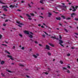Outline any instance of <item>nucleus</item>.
Returning a JSON list of instances; mask_svg holds the SVG:
<instances>
[{"mask_svg": "<svg viewBox=\"0 0 78 78\" xmlns=\"http://www.w3.org/2000/svg\"><path fill=\"white\" fill-rule=\"evenodd\" d=\"M71 7L73 8V10H72V11L73 12H74L75 11H76V9H77L78 8V6H76L75 9V7L73 6H71Z\"/></svg>", "mask_w": 78, "mask_h": 78, "instance_id": "nucleus-1", "label": "nucleus"}, {"mask_svg": "<svg viewBox=\"0 0 78 78\" xmlns=\"http://www.w3.org/2000/svg\"><path fill=\"white\" fill-rule=\"evenodd\" d=\"M45 49H47V50H50V46L48 45H46V48H45Z\"/></svg>", "mask_w": 78, "mask_h": 78, "instance_id": "nucleus-2", "label": "nucleus"}, {"mask_svg": "<svg viewBox=\"0 0 78 78\" xmlns=\"http://www.w3.org/2000/svg\"><path fill=\"white\" fill-rule=\"evenodd\" d=\"M36 55H33V56L35 58H37V56H39V54L37 53L36 54Z\"/></svg>", "mask_w": 78, "mask_h": 78, "instance_id": "nucleus-3", "label": "nucleus"}, {"mask_svg": "<svg viewBox=\"0 0 78 78\" xmlns=\"http://www.w3.org/2000/svg\"><path fill=\"white\" fill-rule=\"evenodd\" d=\"M76 16V15L75 13H73L72 14H71V17L72 18L73 17V16Z\"/></svg>", "mask_w": 78, "mask_h": 78, "instance_id": "nucleus-4", "label": "nucleus"}, {"mask_svg": "<svg viewBox=\"0 0 78 78\" xmlns=\"http://www.w3.org/2000/svg\"><path fill=\"white\" fill-rule=\"evenodd\" d=\"M51 38L52 39H56L57 40H59V38H56L55 37L51 36Z\"/></svg>", "mask_w": 78, "mask_h": 78, "instance_id": "nucleus-5", "label": "nucleus"}, {"mask_svg": "<svg viewBox=\"0 0 78 78\" xmlns=\"http://www.w3.org/2000/svg\"><path fill=\"white\" fill-rule=\"evenodd\" d=\"M7 57H8L9 58H10V59H11V60H14V59H13V58H12V56L9 55H7Z\"/></svg>", "mask_w": 78, "mask_h": 78, "instance_id": "nucleus-6", "label": "nucleus"}, {"mask_svg": "<svg viewBox=\"0 0 78 78\" xmlns=\"http://www.w3.org/2000/svg\"><path fill=\"white\" fill-rule=\"evenodd\" d=\"M24 33H25V34H28V35H29V34H29V32L28 31L25 30L24 31Z\"/></svg>", "mask_w": 78, "mask_h": 78, "instance_id": "nucleus-7", "label": "nucleus"}, {"mask_svg": "<svg viewBox=\"0 0 78 78\" xmlns=\"http://www.w3.org/2000/svg\"><path fill=\"white\" fill-rule=\"evenodd\" d=\"M59 44H62V43H63V41H62V40H59Z\"/></svg>", "mask_w": 78, "mask_h": 78, "instance_id": "nucleus-8", "label": "nucleus"}, {"mask_svg": "<svg viewBox=\"0 0 78 78\" xmlns=\"http://www.w3.org/2000/svg\"><path fill=\"white\" fill-rule=\"evenodd\" d=\"M28 37H30V38H33V36L29 34L28 35Z\"/></svg>", "mask_w": 78, "mask_h": 78, "instance_id": "nucleus-9", "label": "nucleus"}, {"mask_svg": "<svg viewBox=\"0 0 78 78\" xmlns=\"http://www.w3.org/2000/svg\"><path fill=\"white\" fill-rule=\"evenodd\" d=\"M1 64L2 65H3V64H5V61H2L1 62Z\"/></svg>", "mask_w": 78, "mask_h": 78, "instance_id": "nucleus-10", "label": "nucleus"}, {"mask_svg": "<svg viewBox=\"0 0 78 78\" xmlns=\"http://www.w3.org/2000/svg\"><path fill=\"white\" fill-rule=\"evenodd\" d=\"M49 44L50 45V46H51V47H55V46L54 45L52 44L49 43Z\"/></svg>", "mask_w": 78, "mask_h": 78, "instance_id": "nucleus-11", "label": "nucleus"}, {"mask_svg": "<svg viewBox=\"0 0 78 78\" xmlns=\"http://www.w3.org/2000/svg\"><path fill=\"white\" fill-rule=\"evenodd\" d=\"M48 17H50V16H51L52 15L51 13L50 12H49L48 13Z\"/></svg>", "mask_w": 78, "mask_h": 78, "instance_id": "nucleus-12", "label": "nucleus"}, {"mask_svg": "<svg viewBox=\"0 0 78 78\" xmlns=\"http://www.w3.org/2000/svg\"><path fill=\"white\" fill-rule=\"evenodd\" d=\"M56 19L57 20H60L61 19V17H56Z\"/></svg>", "mask_w": 78, "mask_h": 78, "instance_id": "nucleus-13", "label": "nucleus"}, {"mask_svg": "<svg viewBox=\"0 0 78 78\" xmlns=\"http://www.w3.org/2000/svg\"><path fill=\"white\" fill-rule=\"evenodd\" d=\"M2 8H8V7L7 5H3L2 6Z\"/></svg>", "mask_w": 78, "mask_h": 78, "instance_id": "nucleus-14", "label": "nucleus"}, {"mask_svg": "<svg viewBox=\"0 0 78 78\" xmlns=\"http://www.w3.org/2000/svg\"><path fill=\"white\" fill-rule=\"evenodd\" d=\"M5 53H8V54H9V55H10V53H9V52L8 51H5Z\"/></svg>", "mask_w": 78, "mask_h": 78, "instance_id": "nucleus-15", "label": "nucleus"}, {"mask_svg": "<svg viewBox=\"0 0 78 78\" xmlns=\"http://www.w3.org/2000/svg\"><path fill=\"white\" fill-rule=\"evenodd\" d=\"M5 53H8V54H9V55H10V53H9V52L8 51H5Z\"/></svg>", "mask_w": 78, "mask_h": 78, "instance_id": "nucleus-16", "label": "nucleus"}, {"mask_svg": "<svg viewBox=\"0 0 78 78\" xmlns=\"http://www.w3.org/2000/svg\"><path fill=\"white\" fill-rule=\"evenodd\" d=\"M9 7L10 8H14V6L13 5H10Z\"/></svg>", "mask_w": 78, "mask_h": 78, "instance_id": "nucleus-17", "label": "nucleus"}, {"mask_svg": "<svg viewBox=\"0 0 78 78\" xmlns=\"http://www.w3.org/2000/svg\"><path fill=\"white\" fill-rule=\"evenodd\" d=\"M7 72H9V73H12V72L11 71H9L8 70H6Z\"/></svg>", "mask_w": 78, "mask_h": 78, "instance_id": "nucleus-18", "label": "nucleus"}, {"mask_svg": "<svg viewBox=\"0 0 78 78\" xmlns=\"http://www.w3.org/2000/svg\"><path fill=\"white\" fill-rule=\"evenodd\" d=\"M1 75H2V76H5V74H3V73H1Z\"/></svg>", "mask_w": 78, "mask_h": 78, "instance_id": "nucleus-19", "label": "nucleus"}, {"mask_svg": "<svg viewBox=\"0 0 78 78\" xmlns=\"http://www.w3.org/2000/svg\"><path fill=\"white\" fill-rule=\"evenodd\" d=\"M66 20H70L71 19V18L70 17H68L66 18Z\"/></svg>", "mask_w": 78, "mask_h": 78, "instance_id": "nucleus-20", "label": "nucleus"}, {"mask_svg": "<svg viewBox=\"0 0 78 78\" xmlns=\"http://www.w3.org/2000/svg\"><path fill=\"white\" fill-rule=\"evenodd\" d=\"M48 54L49 56H51V53H50V52H48Z\"/></svg>", "mask_w": 78, "mask_h": 78, "instance_id": "nucleus-21", "label": "nucleus"}, {"mask_svg": "<svg viewBox=\"0 0 78 78\" xmlns=\"http://www.w3.org/2000/svg\"><path fill=\"white\" fill-rule=\"evenodd\" d=\"M57 7H58L59 8H61V5H58L57 6Z\"/></svg>", "mask_w": 78, "mask_h": 78, "instance_id": "nucleus-22", "label": "nucleus"}, {"mask_svg": "<svg viewBox=\"0 0 78 78\" xmlns=\"http://www.w3.org/2000/svg\"><path fill=\"white\" fill-rule=\"evenodd\" d=\"M62 17L63 19H65V16H61Z\"/></svg>", "mask_w": 78, "mask_h": 78, "instance_id": "nucleus-23", "label": "nucleus"}, {"mask_svg": "<svg viewBox=\"0 0 78 78\" xmlns=\"http://www.w3.org/2000/svg\"><path fill=\"white\" fill-rule=\"evenodd\" d=\"M19 35L20 36V37H23L22 35L21 34H19Z\"/></svg>", "mask_w": 78, "mask_h": 78, "instance_id": "nucleus-24", "label": "nucleus"}, {"mask_svg": "<svg viewBox=\"0 0 78 78\" xmlns=\"http://www.w3.org/2000/svg\"><path fill=\"white\" fill-rule=\"evenodd\" d=\"M62 69L63 70H67V68L66 67H62Z\"/></svg>", "mask_w": 78, "mask_h": 78, "instance_id": "nucleus-25", "label": "nucleus"}, {"mask_svg": "<svg viewBox=\"0 0 78 78\" xmlns=\"http://www.w3.org/2000/svg\"><path fill=\"white\" fill-rule=\"evenodd\" d=\"M30 15L32 16H34V13H30Z\"/></svg>", "mask_w": 78, "mask_h": 78, "instance_id": "nucleus-26", "label": "nucleus"}, {"mask_svg": "<svg viewBox=\"0 0 78 78\" xmlns=\"http://www.w3.org/2000/svg\"><path fill=\"white\" fill-rule=\"evenodd\" d=\"M64 30H65V31H66V33H67V32H68V31L65 28Z\"/></svg>", "mask_w": 78, "mask_h": 78, "instance_id": "nucleus-27", "label": "nucleus"}, {"mask_svg": "<svg viewBox=\"0 0 78 78\" xmlns=\"http://www.w3.org/2000/svg\"><path fill=\"white\" fill-rule=\"evenodd\" d=\"M26 15L27 16L29 17H30L31 16H30L28 14H26Z\"/></svg>", "mask_w": 78, "mask_h": 78, "instance_id": "nucleus-28", "label": "nucleus"}, {"mask_svg": "<svg viewBox=\"0 0 78 78\" xmlns=\"http://www.w3.org/2000/svg\"><path fill=\"white\" fill-rule=\"evenodd\" d=\"M2 45H3L4 46H5V47H7V45L5 44H2Z\"/></svg>", "mask_w": 78, "mask_h": 78, "instance_id": "nucleus-29", "label": "nucleus"}, {"mask_svg": "<svg viewBox=\"0 0 78 78\" xmlns=\"http://www.w3.org/2000/svg\"><path fill=\"white\" fill-rule=\"evenodd\" d=\"M62 6V7H63L65 8H67V6H66V5H63Z\"/></svg>", "mask_w": 78, "mask_h": 78, "instance_id": "nucleus-30", "label": "nucleus"}, {"mask_svg": "<svg viewBox=\"0 0 78 78\" xmlns=\"http://www.w3.org/2000/svg\"><path fill=\"white\" fill-rule=\"evenodd\" d=\"M4 11H8V10H7V9H6V8H4Z\"/></svg>", "mask_w": 78, "mask_h": 78, "instance_id": "nucleus-31", "label": "nucleus"}, {"mask_svg": "<svg viewBox=\"0 0 78 78\" xmlns=\"http://www.w3.org/2000/svg\"><path fill=\"white\" fill-rule=\"evenodd\" d=\"M67 56H70V54L69 53H68L67 54Z\"/></svg>", "mask_w": 78, "mask_h": 78, "instance_id": "nucleus-32", "label": "nucleus"}, {"mask_svg": "<svg viewBox=\"0 0 78 78\" xmlns=\"http://www.w3.org/2000/svg\"><path fill=\"white\" fill-rule=\"evenodd\" d=\"M20 66H21V67H24V66L23 65L20 64L19 65Z\"/></svg>", "mask_w": 78, "mask_h": 78, "instance_id": "nucleus-33", "label": "nucleus"}, {"mask_svg": "<svg viewBox=\"0 0 78 78\" xmlns=\"http://www.w3.org/2000/svg\"><path fill=\"white\" fill-rule=\"evenodd\" d=\"M28 6H29V7H30V8H31V6L30 4H28Z\"/></svg>", "mask_w": 78, "mask_h": 78, "instance_id": "nucleus-34", "label": "nucleus"}, {"mask_svg": "<svg viewBox=\"0 0 78 78\" xmlns=\"http://www.w3.org/2000/svg\"><path fill=\"white\" fill-rule=\"evenodd\" d=\"M40 3H42V4H43V1L41 0L40 2Z\"/></svg>", "mask_w": 78, "mask_h": 78, "instance_id": "nucleus-35", "label": "nucleus"}, {"mask_svg": "<svg viewBox=\"0 0 78 78\" xmlns=\"http://www.w3.org/2000/svg\"><path fill=\"white\" fill-rule=\"evenodd\" d=\"M2 35L0 34V39H2Z\"/></svg>", "mask_w": 78, "mask_h": 78, "instance_id": "nucleus-36", "label": "nucleus"}, {"mask_svg": "<svg viewBox=\"0 0 78 78\" xmlns=\"http://www.w3.org/2000/svg\"><path fill=\"white\" fill-rule=\"evenodd\" d=\"M16 23H18V24H20V22L17 21H16Z\"/></svg>", "mask_w": 78, "mask_h": 78, "instance_id": "nucleus-37", "label": "nucleus"}, {"mask_svg": "<svg viewBox=\"0 0 78 78\" xmlns=\"http://www.w3.org/2000/svg\"><path fill=\"white\" fill-rule=\"evenodd\" d=\"M60 63H61V64H63V62L62 61H60Z\"/></svg>", "mask_w": 78, "mask_h": 78, "instance_id": "nucleus-38", "label": "nucleus"}, {"mask_svg": "<svg viewBox=\"0 0 78 78\" xmlns=\"http://www.w3.org/2000/svg\"><path fill=\"white\" fill-rule=\"evenodd\" d=\"M60 45H61V46H62V47H64V45L62 44H60Z\"/></svg>", "mask_w": 78, "mask_h": 78, "instance_id": "nucleus-39", "label": "nucleus"}, {"mask_svg": "<svg viewBox=\"0 0 78 78\" xmlns=\"http://www.w3.org/2000/svg\"><path fill=\"white\" fill-rule=\"evenodd\" d=\"M74 20H76L77 21H78V18H75V19H74Z\"/></svg>", "mask_w": 78, "mask_h": 78, "instance_id": "nucleus-40", "label": "nucleus"}, {"mask_svg": "<svg viewBox=\"0 0 78 78\" xmlns=\"http://www.w3.org/2000/svg\"><path fill=\"white\" fill-rule=\"evenodd\" d=\"M43 32H44V33H45L46 35H48V34L46 32H44V31H43Z\"/></svg>", "mask_w": 78, "mask_h": 78, "instance_id": "nucleus-41", "label": "nucleus"}, {"mask_svg": "<svg viewBox=\"0 0 78 78\" xmlns=\"http://www.w3.org/2000/svg\"><path fill=\"white\" fill-rule=\"evenodd\" d=\"M6 25V24L4 23L3 24V26L4 27H5Z\"/></svg>", "mask_w": 78, "mask_h": 78, "instance_id": "nucleus-42", "label": "nucleus"}, {"mask_svg": "<svg viewBox=\"0 0 78 78\" xmlns=\"http://www.w3.org/2000/svg\"><path fill=\"white\" fill-rule=\"evenodd\" d=\"M44 73L46 75H48V73L47 72H44Z\"/></svg>", "mask_w": 78, "mask_h": 78, "instance_id": "nucleus-43", "label": "nucleus"}, {"mask_svg": "<svg viewBox=\"0 0 78 78\" xmlns=\"http://www.w3.org/2000/svg\"><path fill=\"white\" fill-rule=\"evenodd\" d=\"M25 48L24 47H22V48H21V49L22 50H24Z\"/></svg>", "mask_w": 78, "mask_h": 78, "instance_id": "nucleus-44", "label": "nucleus"}, {"mask_svg": "<svg viewBox=\"0 0 78 78\" xmlns=\"http://www.w3.org/2000/svg\"><path fill=\"white\" fill-rule=\"evenodd\" d=\"M59 39H62V37H61V35H59Z\"/></svg>", "mask_w": 78, "mask_h": 78, "instance_id": "nucleus-45", "label": "nucleus"}, {"mask_svg": "<svg viewBox=\"0 0 78 78\" xmlns=\"http://www.w3.org/2000/svg\"><path fill=\"white\" fill-rule=\"evenodd\" d=\"M0 3H2V4H5V3H4L2 2H1V1H0Z\"/></svg>", "mask_w": 78, "mask_h": 78, "instance_id": "nucleus-46", "label": "nucleus"}, {"mask_svg": "<svg viewBox=\"0 0 78 78\" xmlns=\"http://www.w3.org/2000/svg\"><path fill=\"white\" fill-rule=\"evenodd\" d=\"M67 73H70V71L69 70H67Z\"/></svg>", "mask_w": 78, "mask_h": 78, "instance_id": "nucleus-47", "label": "nucleus"}, {"mask_svg": "<svg viewBox=\"0 0 78 78\" xmlns=\"http://www.w3.org/2000/svg\"><path fill=\"white\" fill-rule=\"evenodd\" d=\"M67 68H68L69 69H70V67L69 66H68Z\"/></svg>", "mask_w": 78, "mask_h": 78, "instance_id": "nucleus-48", "label": "nucleus"}, {"mask_svg": "<svg viewBox=\"0 0 78 78\" xmlns=\"http://www.w3.org/2000/svg\"><path fill=\"white\" fill-rule=\"evenodd\" d=\"M39 17H41V18H42V19H44V17H43V16H39Z\"/></svg>", "mask_w": 78, "mask_h": 78, "instance_id": "nucleus-49", "label": "nucleus"}, {"mask_svg": "<svg viewBox=\"0 0 78 78\" xmlns=\"http://www.w3.org/2000/svg\"><path fill=\"white\" fill-rule=\"evenodd\" d=\"M28 19H29V20H31V18H30V17L28 18Z\"/></svg>", "mask_w": 78, "mask_h": 78, "instance_id": "nucleus-50", "label": "nucleus"}, {"mask_svg": "<svg viewBox=\"0 0 78 78\" xmlns=\"http://www.w3.org/2000/svg\"><path fill=\"white\" fill-rule=\"evenodd\" d=\"M41 28H44V27L43 26H41Z\"/></svg>", "mask_w": 78, "mask_h": 78, "instance_id": "nucleus-51", "label": "nucleus"}, {"mask_svg": "<svg viewBox=\"0 0 78 78\" xmlns=\"http://www.w3.org/2000/svg\"><path fill=\"white\" fill-rule=\"evenodd\" d=\"M15 48V46H13V47L12 48V49H14V48Z\"/></svg>", "mask_w": 78, "mask_h": 78, "instance_id": "nucleus-52", "label": "nucleus"}, {"mask_svg": "<svg viewBox=\"0 0 78 78\" xmlns=\"http://www.w3.org/2000/svg\"><path fill=\"white\" fill-rule=\"evenodd\" d=\"M42 36L44 37H45V35L44 34H43L42 35Z\"/></svg>", "mask_w": 78, "mask_h": 78, "instance_id": "nucleus-53", "label": "nucleus"}, {"mask_svg": "<svg viewBox=\"0 0 78 78\" xmlns=\"http://www.w3.org/2000/svg\"><path fill=\"white\" fill-rule=\"evenodd\" d=\"M17 11H21V10H20L19 9H17Z\"/></svg>", "mask_w": 78, "mask_h": 78, "instance_id": "nucleus-54", "label": "nucleus"}, {"mask_svg": "<svg viewBox=\"0 0 78 78\" xmlns=\"http://www.w3.org/2000/svg\"><path fill=\"white\" fill-rule=\"evenodd\" d=\"M18 27H22V26H20V25H18Z\"/></svg>", "mask_w": 78, "mask_h": 78, "instance_id": "nucleus-55", "label": "nucleus"}, {"mask_svg": "<svg viewBox=\"0 0 78 78\" xmlns=\"http://www.w3.org/2000/svg\"><path fill=\"white\" fill-rule=\"evenodd\" d=\"M8 20H5V22H8Z\"/></svg>", "mask_w": 78, "mask_h": 78, "instance_id": "nucleus-56", "label": "nucleus"}, {"mask_svg": "<svg viewBox=\"0 0 78 78\" xmlns=\"http://www.w3.org/2000/svg\"><path fill=\"white\" fill-rule=\"evenodd\" d=\"M61 4L63 5H65V4H64V3H61Z\"/></svg>", "mask_w": 78, "mask_h": 78, "instance_id": "nucleus-57", "label": "nucleus"}, {"mask_svg": "<svg viewBox=\"0 0 78 78\" xmlns=\"http://www.w3.org/2000/svg\"><path fill=\"white\" fill-rule=\"evenodd\" d=\"M30 34H31L32 35H33L34 34H33V33L30 32Z\"/></svg>", "mask_w": 78, "mask_h": 78, "instance_id": "nucleus-58", "label": "nucleus"}, {"mask_svg": "<svg viewBox=\"0 0 78 78\" xmlns=\"http://www.w3.org/2000/svg\"><path fill=\"white\" fill-rule=\"evenodd\" d=\"M5 43H6V44H8V43L6 41H5Z\"/></svg>", "mask_w": 78, "mask_h": 78, "instance_id": "nucleus-59", "label": "nucleus"}, {"mask_svg": "<svg viewBox=\"0 0 78 78\" xmlns=\"http://www.w3.org/2000/svg\"><path fill=\"white\" fill-rule=\"evenodd\" d=\"M38 26H39V27H41V24H39L38 25Z\"/></svg>", "mask_w": 78, "mask_h": 78, "instance_id": "nucleus-60", "label": "nucleus"}, {"mask_svg": "<svg viewBox=\"0 0 78 78\" xmlns=\"http://www.w3.org/2000/svg\"><path fill=\"white\" fill-rule=\"evenodd\" d=\"M20 24L21 25H23V24H22V23H20Z\"/></svg>", "mask_w": 78, "mask_h": 78, "instance_id": "nucleus-61", "label": "nucleus"}, {"mask_svg": "<svg viewBox=\"0 0 78 78\" xmlns=\"http://www.w3.org/2000/svg\"><path fill=\"white\" fill-rule=\"evenodd\" d=\"M35 44H37V42L36 41H35Z\"/></svg>", "mask_w": 78, "mask_h": 78, "instance_id": "nucleus-62", "label": "nucleus"}, {"mask_svg": "<svg viewBox=\"0 0 78 78\" xmlns=\"http://www.w3.org/2000/svg\"><path fill=\"white\" fill-rule=\"evenodd\" d=\"M21 3H24V1H21Z\"/></svg>", "mask_w": 78, "mask_h": 78, "instance_id": "nucleus-63", "label": "nucleus"}, {"mask_svg": "<svg viewBox=\"0 0 78 78\" xmlns=\"http://www.w3.org/2000/svg\"><path fill=\"white\" fill-rule=\"evenodd\" d=\"M59 25H60V26H62V25L60 23H59Z\"/></svg>", "mask_w": 78, "mask_h": 78, "instance_id": "nucleus-64", "label": "nucleus"}]
</instances>
